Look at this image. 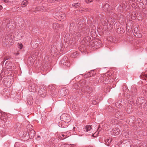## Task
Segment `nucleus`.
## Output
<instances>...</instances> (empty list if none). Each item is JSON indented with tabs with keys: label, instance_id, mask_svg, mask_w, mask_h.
Returning a JSON list of instances; mask_svg holds the SVG:
<instances>
[{
	"label": "nucleus",
	"instance_id": "1",
	"mask_svg": "<svg viewBox=\"0 0 147 147\" xmlns=\"http://www.w3.org/2000/svg\"><path fill=\"white\" fill-rule=\"evenodd\" d=\"M12 79L11 76H8L4 78L2 81L3 84L7 87H10L13 83Z\"/></svg>",
	"mask_w": 147,
	"mask_h": 147
},
{
	"label": "nucleus",
	"instance_id": "2",
	"mask_svg": "<svg viewBox=\"0 0 147 147\" xmlns=\"http://www.w3.org/2000/svg\"><path fill=\"white\" fill-rule=\"evenodd\" d=\"M60 117L61 119L65 122V123L67 124L71 121L70 116L68 114H62Z\"/></svg>",
	"mask_w": 147,
	"mask_h": 147
},
{
	"label": "nucleus",
	"instance_id": "3",
	"mask_svg": "<svg viewBox=\"0 0 147 147\" xmlns=\"http://www.w3.org/2000/svg\"><path fill=\"white\" fill-rule=\"evenodd\" d=\"M91 44L92 43L93 45V46L96 48L100 47L102 45V42L101 40L98 39H95L93 40L91 42Z\"/></svg>",
	"mask_w": 147,
	"mask_h": 147
},
{
	"label": "nucleus",
	"instance_id": "4",
	"mask_svg": "<svg viewBox=\"0 0 147 147\" xmlns=\"http://www.w3.org/2000/svg\"><path fill=\"white\" fill-rule=\"evenodd\" d=\"M5 66L7 69H15L16 68L14 64L9 61H7L6 62Z\"/></svg>",
	"mask_w": 147,
	"mask_h": 147
},
{
	"label": "nucleus",
	"instance_id": "5",
	"mask_svg": "<svg viewBox=\"0 0 147 147\" xmlns=\"http://www.w3.org/2000/svg\"><path fill=\"white\" fill-rule=\"evenodd\" d=\"M133 32L134 35L136 37L139 38L142 37V34L140 33L138 27L135 28L133 31Z\"/></svg>",
	"mask_w": 147,
	"mask_h": 147
},
{
	"label": "nucleus",
	"instance_id": "6",
	"mask_svg": "<svg viewBox=\"0 0 147 147\" xmlns=\"http://www.w3.org/2000/svg\"><path fill=\"white\" fill-rule=\"evenodd\" d=\"M115 116L116 117L120 119H123L124 118L125 114L122 111L117 112L116 113Z\"/></svg>",
	"mask_w": 147,
	"mask_h": 147
},
{
	"label": "nucleus",
	"instance_id": "7",
	"mask_svg": "<svg viewBox=\"0 0 147 147\" xmlns=\"http://www.w3.org/2000/svg\"><path fill=\"white\" fill-rule=\"evenodd\" d=\"M37 88V85L34 83H32L29 86L28 89L30 92H35Z\"/></svg>",
	"mask_w": 147,
	"mask_h": 147
},
{
	"label": "nucleus",
	"instance_id": "8",
	"mask_svg": "<svg viewBox=\"0 0 147 147\" xmlns=\"http://www.w3.org/2000/svg\"><path fill=\"white\" fill-rule=\"evenodd\" d=\"M82 33L81 30H79L78 32H76L73 34L72 37L74 40H75L76 41L82 35Z\"/></svg>",
	"mask_w": 147,
	"mask_h": 147
},
{
	"label": "nucleus",
	"instance_id": "9",
	"mask_svg": "<svg viewBox=\"0 0 147 147\" xmlns=\"http://www.w3.org/2000/svg\"><path fill=\"white\" fill-rule=\"evenodd\" d=\"M90 38L89 36H87L85 37L81 41V43L85 45H88V43L90 41Z\"/></svg>",
	"mask_w": 147,
	"mask_h": 147
},
{
	"label": "nucleus",
	"instance_id": "10",
	"mask_svg": "<svg viewBox=\"0 0 147 147\" xmlns=\"http://www.w3.org/2000/svg\"><path fill=\"white\" fill-rule=\"evenodd\" d=\"M137 104L140 105H142V106H144L145 104L146 103L145 100V99L142 97H139L137 101Z\"/></svg>",
	"mask_w": 147,
	"mask_h": 147
},
{
	"label": "nucleus",
	"instance_id": "11",
	"mask_svg": "<svg viewBox=\"0 0 147 147\" xmlns=\"http://www.w3.org/2000/svg\"><path fill=\"white\" fill-rule=\"evenodd\" d=\"M38 93L42 97H45L46 96V91L43 87V88L42 87L40 88Z\"/></svg>",
	"mask_w": 147,
	"mask_h": 147
},
{
	"label": "nucleus",
	"instance_id": "12",
	"mask_svg": "<svg viewBox=\"0 0 147 147\" xmlns=\"http://www.w3.org/2000/svg\"><path fill=\"white\" fill-rule=\"evenodd\" d=\"M137 90L136 88L134 86H132L131 87V92L132 96L135 97L137 94Z\"/></svg>",
	"mask_w": 147,
	"mask_h": 147
},
{
	"label": "nucleus",
	"instance_id": "13",
	"mask_svg": "<svg viewBox=\"0 0 147 147\" xmlns=\"http://www.w3.org/2000/svg\"><path fill=\"white\" fill-rule=\"evenodd\" d=\"M27 132L29 134V136L30 137V138H32L34 137L35 132V131L33 129H27Z\"/></svg>",
	"mask_w": 147,
	"mask_h": 147
},
{
	"label": "nucleus",
	"instance_id": "14",
	"mask_svg": "<svg viewBox=\"0 0 147 147\" xmlns=\"http://www.w3.org/2000/svg\"><path fill=\"white\" fill-rule=\"evenodd\" d=\"M115 7L117 11L118 12H123L125 9V7L123 6V5H122L121 4L118 6H116Z\"/></svg>",
	"mask_w": 147,
	"mask_h": 147
},
{
	"label": "nucleus",
	"instance_id": "15",
	"mask_svg": "<svg viewBox=\"0 0 147 147\" xmlns=\"http://www.w3.org/2000/svg\"><path fill=\"white\" fill-rule=\"evenodd\" d=\"M59 94L60 95L63 97L65 96L67 94L66 89V88L61 89L59 91Z\"/></svg>",
	"mask_w": 147,
	"mask_h": 147
},
{
	"label": "nucleus",
	"instance_id": "16",
	"mask_svg": "<svg viewBox=\"0 0 147 147\" xmlns=\"http://www.w3.org/2000/svg\"><path fill=\"white\" fill-rule=\"evenodd\" d=\"M121 132V131L118 128H114L113 130L112 134L113 135L116 136L119 135Z\"/></svg>",
	"mask_w": 147,
	"mask_h": 147
},
{
	"label": "nucleus",
	"instance_id": "17",
	"mask_svg": "<svg viewBox=\"0 0 147 147\" xmlns=\"http://www.w3.org/2000/svg\"><path fill=\"white\" fill-rule=\"evenodd\" d=\"M58 126L60 127L64 128L67 127L68 125L66 123H65V122L62 120L60 121L59 122Z\"/></svg>",
	"mask_w": 147,
	"mask_h": 147
},
{
	"label": "nucleus",
	"instance_id": "18",
	"mask_svg": "<svg viewBox=\"0 0 147 147\" xmlns=\"http://www.w3.org/2000/svg\"><path fill=\"white\" fill-rule=\"evenodd\" d=\"M33 98L32 96H29L27 98V102L28 104H32L33 102Z\"/></svg>",
	"mask_w": 147,
	"mask_h": 147
},
{
	"label": "nucleus",
	"instance_id": "19",
	"mask_svg": "<svg viewBox=\"0 0 147 147\" xmlns=\"http://www.w3.org/2000/svg\"><path fill=\"white\" fill-rule=\"evenodd\" d=\"M60 63L63 64V65H66L67 67H69L70 64L69 63H68L67 61H64V58H63L60 61Z\"/></svg>",
	"mask_w": 147,
	"mask_h": 147
},
{
	"label": "nucleus",
	"instance_id": "20",
	"mask_svg": "<svg viewBox=\"0 0 147 147\" xmlns=\"http://www.w3.org/2000/svg\"><path fill=\"white\" fill-rule=\"evenodd\" d=\"M85 130L84 131L86 130V132H88L89 133L91 132V131L92 130V128L91 127V125H86L85 128Z\"/></svg>",
	"mask_w": 147,
	"mask_h": 147
},
{
	"label": "nucleus",
	"instance_id": "21",
	"mask_svg": "<svg viewBox=\"0 0 147 147\" xmlns=\"http://www.w3.org/2000/svg\"><path fill=\"white\" fill-rule=\"evenodd\" d=\"M72 107L74 110L76 111H78L80 110L78 105L77 104H74L72 105Z\"/></svg>",
	"mask_w": 147,
	"mask_h": 147
},
{
	"label": "nucleus",
	"instance_id": "22",
	"mask_svg": "<svg viewBox=\"0 0 147 147\" xmlns=\"http://www.w3.org/2000/svg\"><path fill=\"white\" fill-rule=\"evenodd\" d=\"M109 8V5L107 3H106L103 6V9L105 12L108 11Z\"/></svg>",
	"mask_w": 147,
	"mask_h": 147
},
{
	"label": "nucleus",
	"instance_id": "23",
	"mask_svg": "<svg viewBox=\"0 0 147 147\" xmlns=\"http://www.w3.org/2000/svg\"><path fill=\"white\" fill-rule=\"evenodd\" d=\"M142 13H143V16L145 18L147 17V8H143L142 10Z\"/></svg>",
	"mask_w": 147,
	"mask_h": 147
},
{
	"label": "nucleus",
	"instance_id": "24",
	"mask_svg": "<svg viewBox=\"0 0 147 147\" xmlns=\"http://www.w3.org/2000/svg\"><path fill=\"white\" fill-rule=\"evenodd\" d=\"M112 141V140L111 138H108V139L105 140V144L107 146H109V144Z\"/></svg>",
	"mask_w": 147,
	"mask_h": 147
},
{
	"label": "nucleus",
	"instance_id": "25",
	"mask_svg": "<svg viewBox=\"0 0 147 147\" xmlns=\"http://www.w3.org/2000/svg\"><path fill=\"white\" fill-rule=\"evenodd\" d=\"M23 135L24 137L26 138V140H28L29 138H30V136H29V134H28V132H26V131H24V132Z\"/></svg>",
	"mask_w": 147,
	"mask_h": 147
},
{
	"label": "nucleus",
	"instance_id": "26",
	"mask_svg": "<svg viewBox=\"0 0 147 147\" xmlns=\"http://www.w3.org/2000/svg\"><path fill=\"white\" fill-rule=\"evenodd\" d=\"M138 20H139L140 21L141 20H142V19H143L144 18V17L143 16V13H139V14H138Z\"/></svg>",
	"mask_w": 147,
	"mask_h": 147
},
{
	"label": "nucleus",
	"instance_id": "27",
	"mask_svg": "<svg viewBox=\"0 0 147 147\" xmlns=\"http://www.w3.org/2000/svg\"><path fill=\"white\" fill-rule=\"evenodd\" d=\"M109 23H110V25H114L115 24V20L112 18L110 19L109 20Z\"/></svg>",
	"mask_w": 147,
	"mask_h": 147
},
{
	"label": "nucleus",
	"instance_id": "28",
	"mask_svg": "<svg viewBox=\"0 0 147 147\" xmlns=\"http://www.w3.org/2000/svg\"><path fill=\"white\" fill-rule=\"evenodd\" d=\"M87 88L86 89V92H88L90 94L92 92V87L87 86Z\"/></svg>",
	"mask_w": 147,
	"mask_h": 147
},
{
	"label": "nucleus",
	"instance_id": "29",
	"mask_svg": "<svg viewBox=\"0 0 147 147\" xmlns=\"http://www.w3.org/2000/svg\"><path fill=\"white\" fill-rule=\"evenodd\" d=\"M4 114L3 113L0 112V119L1 120H3V121H5V120L4 119Z\"/></svg>",
	"mask_w": 147,
	"mask_h": 147
},
{
	"label": "nucleus",
	"instance_id": "30",
	"mask_svg": "<svg viewBox=\"0 0 147 147\" xmlns=\"http://www.w3.org/2000/svg\"><path fill=\"white\" fill-rule=\"evenodd\" d=\"M103 22H104V24L106 26H107L109 24V21H108L104 17H103Z\"/></svg>",
	"mask_w": 147,
	"mask_h": 147
},
{
	"label": "nucleus",
	"instance_id": "31",
	"mask_svg": "<svg viewBox=\"0 0 147 147\" xmlns=\"http://www.w3.org/2000/svg\"><path fill=\"white\" fill-rule=\"evenodd\" d=\"M59 26L58 24L56 23H53V28L54 29H57Z\"/></svg>",
	"mask_w": 147,
	"mask_h": 147
},
{
	"label": "nucleus",
	"instance_id": "32",
	"mask_svg": "<svg viewBox=\"0 0 147 147\" xmlns=\"http://www.w3.org/2000/svg\"><path fill=\"white\" fill-rule=\"evenodd\" d=\"M136 17L137 15L136 13L135 12H132L131 16V18L133 20H135L136 19Z\"/></svg>",
	"mask_w": 147,
	"mask_h": 147
},
{
	"label": "nucleus",
	"instance_id": "33",
	"mask_svg": "<svg viewBox=\"0 0 147 147\" xmlns=\"http://www.w3.org/2000/svg\"><path fill=\"white\" fill-rule=\"evenodd\" d=\"M129 3L127 1H124L123 2V3L121 4L122 5H123V6L125 7V8H126V7L128 5Z\"/></svg>",
	"mask_w": 147,
	"mask_h": 147
},
{
	"label": "nucleus",
	"instance_id": "34",
	"mask_svg": "<svg viewBox=\"0 0 147 147\" xmlns=\"http://www.w3.org/2000/svg\"><path fill=\"white\" fill-rule=\"evenodd\" d=\"M10 40V38L8 37L6 38H5V39L3 40V42H4L6 44Z\"/></svg>",
	"mask_w": 147,
	"mask_h": 147
},
{
	"label": "nucleus",
	"instance_id": "35",
	"mask_svg": "<svg viewBox=\"0 0 147 147\" xmlns=\"http://www.w3.org/2000/svg\"><path fill=\"white\" fill-rule=\"evenodd\" d=\"M28 4V2L26 0H24L22 3V5H24V7L26 6Z\"/></svg>",
	"mask_w": 147,
	"mask_h": 147
},
{
	"label": "nucleus",
	"instance_id": "36",
	"mask_svg": "<svg viewBox=\"0 0 147 147\" xmlns=\"http://www.w3.org/2000/svg\"><path fill=\"white\" fill-rule=\"evenodd\" d=\"M93 72H94L93 71H91L90 72L87 74L88 75V77H89L93 76L94 75V74L93 73Z\"/></svg>",
	"mask_w": 147,
	"mask_h": 147
},
{
	"label": "nucleus",
	"instance_id": "37",
	"mask_svg": "<svg viewBox=\"0 0 147 147\" xmlns=\"http://www.w3.org/2000/svg\"><path fill=\"white\" fill-rule=\"evenodd\" d=\"M141 1H142L141 3H142L143 5H147V0H140Z\"/></svg>",
	"mask_w": 147,
	"mask_h": 147
},
{
	"label": "nucleus",
	"instance_id": "38",
	"mask_svg": "<svg viewBox=\"0 0 147 147\" xmlns=\"http://www.w3.org/2000/svg\"><path fill=\"white\" fill-rule=\"evenodd\" d=\"M78 54L77 52H75L71 55L72 57L75 58L78 55Z\"/></svg>",
	"mask_w": 147,
	"mask_h": 147
},
{
	"label": "nucleus",
	"instance_id": "39",
	"mask_svg": "<svg viewBox=\"0 0 147 147\" xmlns=\"http://www.w3.org/2000/svg\"><path fill=\"white\" fill-rule=\"evenodd\" d=\"M66 136H67L65 135L64 134H60V135L59 136L61 137V139H60L61 140H63L64 139H65L67 137H65L64 138H62V137Z\"/></svg>",
	"mask_w": 147,
	"mask_h": 147
},
{
	"label": "nucleus",
	"instance_id": "40",
	"mask_svg": "<svg viewBox=\"0 0 147 147\" xmlns=\"http://www.w3.org/2000/svg\"><path fill=\"white\" fill-rule=\"evenodd\" d=\"M80 5V3H76L73 4L72 5L73 7H77L79 6Z\"/></svg>",
	"mask_w": 147,
	"mask_h": 147
},
{
	"label": "nucleus",
	"instance_id": "41",
	"mask_svg": "<svg viewBox=\"0 0 147 147\" xmlns=\"http://www.w3.org/2000/svg\"><path fill=\"white\" fill-rule=\"evenodd\" d=\"M87 88V86H85L82 87L81 89V91L83 92H86V89Z\"/></svg>",
	"mask_w": 147,
	"mask_h": 147
},
{
	"label": "nucleus",
	"instance_id": "42",
	"mask_svg": "<svg viewBox=\"0 0 147 147\" xmlns=\"http://www.w3.org/2000/svg\"><path fill=\"white\" fill-rule=\"evenodd\" d=\"M27 129H33V126L31 125H28L26 127Z\"/></svg>",
	"mask_w": 147,
	"mask_h": 147
},
{
	"label": "nucleus",
	"instance_id": "43",
	"mask_svg": "<svg viewBox=\"0 0 147 147\" xmlns=\"http://www.w3.org/2000/svg\"><path fill=\"white\" fill-rule=\"evenodd\" d=\"M98 102V101L97 99L94 100L92 102V103L94 105H96Z\"/></svg>",
	"mask_w": 147,
	"mask_h": 147
},
{
	"label": "nucleus",
	"instance_id": "44",
	"mask_svg": "<svg viewBox=\"0 0 147 147\" xmlns=\"http://www.w3.org/2000/svg\"><path fill=\"white\" fill-rule=\"evenodd\" d=\"M45 10V7L43 6L40 7V11H44Z\"/></svg>",
	"mask_w": 147,
	"mask_h": 147
},
{
	"label": "nucleus",
	"instance_id": "45",
	"mask_svg": "<svg viewBox=\"0 0 147 147\" xmlns=\"http://www.w3.org/2000/svg\"><path fill=\"white\" fill-rule=\"evenodd\" d=\"M89 29H87L86 30V32H84V35H86L88 34L89 33Z\"/></svg>",
	"mask_w": 147,
	"mask_h": 147
},
{
	"label": "nucleus",
	"instance_id": "46",
	"mask_svg": "<svg viewBox=\"0 0 147 147\" xmlns=\"http://www.w3.org/2000/svg\"><path fill=\"white\" fill-rule=\"evenodd\" d=\"M40 6H38L36 7L35 8V9L36 11H40Z\"/></svg>",
	"mask_w": 147,
	"mask_h": 147
},
{
	"label": "nucleus",
	"instance_id": "47",
	"mask_svg": "<svg viewBox=\"0 0 147 147\" xmlns=\"http://www.w3.org/2000/svg\"><path fill=\"white\" fill-rule=\"evenodd\" d=\"M60 16L63 20H64L65 19V14H63V16Z\"/></svg>",
	"mask_w": 147,
	"mask_h": 147
},
{
	"label": "nucleus",
	"instance_id": "48",
	"mask_svg": "<svg viewBox=\"0 0 147 147\" xmlns=\"http://www.w3.org/2000/svg\"><path fill=\"white\" fill-rule=\"evenodd\" d=\"M48 2H50L51 3H54L55 2V0H48Z\"/></svg>",
	"mask_w": 147,
	"mask_h": 147
},
{
	"label": "nucleus",
	"instance_id": "49",
	"mask_svg": "<svg viewBox=\"0 0 147 147\" xmlns=\"http://www.w3.org/2000/svg\"><path fill=\"white\" fill-rule=\"evenodd\" d=\"M74 144H67L66 146L67 147H72L73 146H74Z\"/></svg>",
	"mask_w": 147,
	"mask_h": 147
},
{
	"label": "nucleus",
	"instance_id": "50",
	"mask_svg": "<svg viewBox=\"0 0 147 147\" xmlns=\"http://www.w3.org/2000/svg\"><path fill=\"white\" fill-rule=\"evenodd\" d=\"M23 45L22 44H20L19 45V48L20 49H22Z\"/></svg>",
	"mask_w": 147,
	"mask_h": 147
},
{
	"label": "nucleus",
	"instance_id": "51",
	"mask_svg": "<svg viewBox=\"0 0 147 147\" xmlns=\"http://www.w3.org/2000/svg\"><path fill=\"white\" fill-rule=\"evenodd\" d=\"M55 88V87L53 86H50L49 87V89H52L53 90Z\"/></svg>",
	"mask_w": 147,
	"mask_h": 147
},
{
	"label": "nucleus",
	"instance_id": "52",
	"mask_svg": "<svg viewBox=\"0 0 147 147\" xmlns=\"http://www.w3.org/2000/svg\"><path fill=\"white\" fill-rule=\"evenodd\" d=\"M40 139V136H38L36 138V140H39Z\"/></svg>",
	"mask_w": 147,
	"mask_h": 147
},
{
	"label": "nucleus",
	"instance_id": "53",
	"mask_svg": "<svg viewBox=\"0 0 147 147\" xmlns=\"http://www.w3.org/2000/svg\"><path fill=\"white\" fill-rule=\"evenodd\" d=\"M3 1L6 3H8L9 2V1L8 0H3Z\"/></svg>",
	"mask_w": 147,
	"mask_h": 147
},
{
	"label": "nucleus",
	"instance_id": "54",
	"mask_svg": "<svg viewBox=\"0 0 147 147\" xmlns=\"http://www.w3.org/2000/svg\"><path fill=\"white\" fill-rule=\"evenodd\" d=\"M93 0H87L86 1V2L87 3H88L89 2H91L93 1Z\"/></svg>",
	"mask_w": 147,
	"mask_h": 147
},
{
	"label": "nucleus",
	"instance_id": "55",
	"mask_svg": "<svg viewBox=\"0 0 147 147\" xmlns=\"http://www.w3.org/2000/svg\"><path fill=\"white\" fill-rule=\"evenodd\" d=\"M3 8L2 6L0 5V10H1Z\"/></svg>",
	"mask_w": 147,
	"mask_h": 147
},
{
	"label": "nucleus",
	"instance_id": "56",
	"mask_svg": "<svg viewBox=\"0 0 147 147\" xmlns=\"http://www.w3.org/2000/svg\"><path fill=\"white\" fill-rule=\"evenodd\" d=\"M97 21H98V22H99V20H98ZM100 21H101V22H102L103 20H102V19L101 20V19H100Z\"/></svg>",
	"mask_w": 147,
	"mask_h": 147
},
{
	"label": "nucleus",
	"instance_id": "57",
	"mask_svg": "<svg viewBox=\"0 0 147 147\" xmlns=\"http://www.w3.org/2000/svg\"><path fill=\"white\" fill-rule=\"evenodd\" d=\"M61 1V0H55V1Z\"/></svg>",
	"mask_w": 147,
	"mask_h": 147
},
{
	"label": "nucleus",
	"instance_id": "58",
	"mask_svg": "<svg viewBox=\"0 0 147 147\" xmlns=\"http://www.w3.org/2000/svg\"><path fill=\"white\" fill-rule=\"evenodd\" d=\"M144 76L145 77H147V75L146 74H145Z\"/></svg>",
	"mask_w": 147,
	"mask_h": 147
},
{
	"label": "nucleus",
	"instance_id": "59",
	"mask_svg": "<svg viewBox=\"0 0 147 147\" xmlns=\"http://www.w3.org/2000/svg\"><path fill=\"white\" fill-rule=\"evenodd\" d=\"M74 88H75L76 89H78V87H77V88H76H76H75V87H74Z\"/></svg>",
	"mask_w": 147,
	"mask_h": 147
},
{
	"label": "nucleus",
	"instance_id": "60",
	"mask_svg": "<svg viewBox=\"0 0 147 147\" xmlns=\"http://www.w3.org/2000/svg\"><path fill=\"white\" fill-rule=\"evenodd\" d=\"M18 144V143H16L15 144V145H17V144Z\"/></svg>",
	"mask_w": 147,
	"mask_h": 147
},
{
	"label": "nucleus",
	"instance_id": "61",
	"mask_svg": "<svg viewBox=\"0 0 147 147\" xmlns=\"http://www.w3.org/2000/svg\"><path fill=\"white\" fill-rule=\"evenodd\" d=\"M71 25H73V24H70V27H71Z\"/></svg>",
	"mask_w": 147,
	"mask_h": 147
},
{
	"label": "nucleus",
	"instance_id": "62",
	"mask_svg": "<svg viewBox=\"0 0 147 147\" xmlns=\"http://www.w3.org/2000/svg\"><path fill=\"white\" fill-rule=\"evenodd\" d=\"M75 85H76H76L78 86V84H76Z\"/></svg>",
	"mask_w": 147,
	"mask_h": 147
},
{
	"label": "nucleus",
	"instance_id": "63",
	"mask_svg": "<svg viewBox=\"0 0 147 147\" xmlns=\"http://www.w3.org/2000/svg\"><path fill=\"white\" fill-rule=\"evenodd\" d=\"M132 118H134V116H132Z\"/></svg>",
	"mask_w": 147,
	"mask_h": 147
},
{
	"label": "nucleus",
	"instance_id": "64",
	"mask_svg": "<svg viewBox=\"0 0 147 147\" xmlns=\"http://www.w3.org/2000/svg\"><path fill=\"white\" fill-rule=\"evenodd\" d=\"M124 32V30H123V31H122V32Z\"/></svg>",
	"mask_w": 147,
	"mask_h": 147
}]
</instances>
